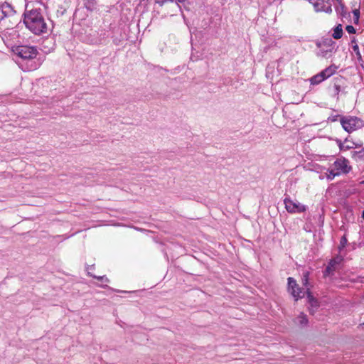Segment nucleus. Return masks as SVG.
Listing matches in <instances>:
<instances>
[{"instance_id": "obj_1", "label": "nucleus", "mask_w": 364, "mask_h": 364, "mask_svg": "<svg viewBox=\"0 0 364 364\" xmlns=\"http://www.w3.org/2000/svg\"><path fill=\"white\" fill-rule=\"evenodd\" d=\"M23 22L27 28L34 34L40 35L47 32V23L38 9H33L25 14Z\"/></svg>"}, {"instance_id": "obj_2", "label": "nucleus", "mask_w": 364, "mask_h": 364, "mask_svg": "<svg viewBox=\"0 0 364 364\" xmlns=\"http://www.w3.org/2000/svg\"><path fill=\"white\" fill-rule=\"evenodd\" d=\"M352 171L350 161L343 156L337 158L331 164L326 173V178L332 181L336 176L347 175Z\"/></svg>"}, {"instance_id": "obj_3", "label": "nucleus", "mask_w": 364, "mask_h": 364, "mask_svg": "<svg viewBox=\"0 0 364 364\" xmlns=\"http://www.w3.org/2000/svg\"><path fill=\"white\" fill-rule=\"evenodd\" d=\"M13 52L23 61L31 62V64L28 65L26 68L27 70H33L38 68V65L32 62L33 59H34L38 54V50L36 47L18 46L13 50Z\"/></svg>"}, {"instance_id": "obj_4", "label": "nucleus", "mask_w": 364, "mask_h": 364, "mask_svg": "<svg viewBox=\"0 0 364 364\" xmlns=\"http://www.w3.org/2000/svg\"><path fill=\"white\" fill-rule=\"evenodd\" d=\"M14 14L15 11L10 4L4 3L0 5V29H9L13 25L10 23Z\"/></svg>"}, {"instance_id": "obj_5", "label": "nucleus", "mask_w": 364, "mask_h": 364, "mask_svg": "<svg viewBox=\"0 0 364 364\" xmlns=\"http://www.w3.org/2000/svg\"><path fill=\"white\" fill-rule=\"evenodd\" d=\"M340 121L343 129L348 133H350L363 126V122L356 117H341Z\"/></svg>"}, {"instance_id": "obj_6", "label": "nucleus", "mask_w": 364, "mask_h": 364, "mask_svg": "<svg viewBox=\"0 0 364 364\" xmlns=\"http://www.w3.org/2000/svg\"><path fill=\"white\" fill-rule=\"evenodd\" d=\"M285 208L289 213H301L306 210V206L297 201L291 200L289 197H287L284 200Z\"/></svg>"}, {"instance_id": "obj_7", "label": "nucleus", "mask_w": 364, "mask_h": 364, "mask_svg": "<svg viewBox=\"0 0 364 364\" xmlns=\"http://www.w3.org/2000/svg\"><path fill=\"white\" fill-rule=\"evenodd\" d=\"M336 70L335 65H331L310 79L311 84L318 85L326 79L333 75Z\"/></svg>"}, {"instance_id": "obj_8", "label": "nucleus", "mask_w": 364, "mask_h": 364, "mask_svg": "<svg viewBox=\"0 0 364 364\" xmlns=\"http://www.w3.org/2000/svg\"><path fill=\"white\" fill-rule=\"evenodd\" d=\"M313 6L316 12H325L330 14L333 11L330 0H316L313 3Z\"/></svg>"}, {"instance_id": "obj_9", "label": "nucleus", "mask_w": 364, "mask_h": 364, "mask_svg": "<svg viewBox=\"0 0 364 364\" xmlns=\"http://www.w3.org/2000/svg\"><path fill=\"white\" fill-rule=\"evenodd\" d=\"M288 289L289 291L294 296L296 301L304 297L306 295V291H296V289H299V285L296 284V280L292 277L288 278Z\"/></svg>"}, {"instance_id": "obj_10", "label": "nucleus", "mask_w": 364, "mask_h": 364, "mask_svg": "<svg viewBox=\"0 0 364 364\" xmlns=\"http://www.w3.org/2000/svg\"><path fill=\"white\" fill-rule=\"evenodd\" d=\"M306 294L307 295L308 301L311 304V307L317 308L318 306V302L311 294L309 288L306 291Z\"/></svg>"}, {"instance_id": "obj_11", "label": "nucleus", "mask_w": 364, "mask_h": 364, "mask_svg": "<svg viewBox=\"0 0 364 364\" xmlns=\"http://www.w3.org/2000/svg\"><path fill=\"white\" fill-rule=\"evenodd\" d=\"M351 157L355 161H364V148L359 151H354L351 152Z\"/></svg>"}, {"instance_id": "obj_12", "label": "nucleus", "mask_w": 364, "mask_h": 364, "mask_svg": "<svg viewBox=\"0 0 364 364\" xmlns=\"http://www.w3.org/2000/svg\"><path fill=\"white\" fill-rule=\"evenodd\" d=\"M343 36V28L342 25L338 24L333 29V33L332 34V37L335 39H340Z\"/></svg>"}, {"instance_id": "obj_13", "label": "nucleus", "mask_w": 364, "mask_h": 364, "mask_svg": "<svg viewBox=\"0 0 364 364\" xmlns=\"http://www.w3.org/2000/svg\"><path fill=\"white\" fill-rule=\"evenodd\" d=\"M84 5L87 10L93 11L97 9L96 0H85Z\"/></svg>"}, {"instance_id": "obj_14", "label": "nucleus", "mask_w": 364, "mask_h": 364, "mask_svg": "<svg viewBox=\"0 0 364 364\" xmlns=\"http://www.w3.org/2000/svg\"><path fill=\"white\" fill-rule=\"evenodd\" d=\"M336 11L338 14L344 17L346 15V9L345 5L342 3V1H338V6L336 8Z\"/></svg>"}, {"instance_id": "obj_15", "label": "nucleus", "mask_w": 364, "mask_h": 364, "mask_svg": "<svg viewBox=\"0 0 364 364\" xmlns=\"http://www.w3.org/2000/svg\"><path fill=\"white\" fill-rule=\"evenodd\" d=\"M316 46L320 48V50L318 53V55L326 58L328 55V53H331L332 51V48L330 49L325 50L322 48V43H317Z\"/></svg>"}, {"instance_id": "obj_16", "label": "nucleus", "mask_w": 364, "mask_h": 364, "mask_svg": "<svg viewBox=\"0 0 364 364\" xmlns=\"http://www.w3.org/2000/svg\"><path fill=\"white\" fill-rule=\"evenodd\" d=\"M345 143H347L346 149L348 150L360 147L362 146V143H356L354 141H351L348 140V139H345Z\"/></svg>"}, {"instance_id": "obj_17", "label": "nucleus", "mask_w": 364, "mask_h": 364, "mask_svg": "<svg viewBox=\"0 0 364 364\" xmlns=\"http://www.w3.org/2000/svg\"><path fill=\"white\" fill-rule=\"evenodd\" d=\"M309 272L308 271H305L303 272V274H302V284L303 286H304L306 287V289H308L309 287ZM306 291H307V289H306Z\"/></svg>"}, {"instance_id": "obj_18", "label": "nucleus", "mask_w": 364, "mask_h": 364, "mask_svg": "<svg viewBox=\"0 0 364 364\" xmlns=\"http://www.w3.org/2000/svg\"><path fill=\"white\" fill-rule=\"evenodd\" d=\"M297 322L300 325H306L308 323V319L306 317V315H305L304 313H301L300 315L296 318Z\"/></svg>"}, {"instance_id": "obj_19", "label": "nucleus", "mask_w": 364, "mask_h": 364, "mask_svg": "<svg viewBox=\"0 0 364 364\" xmlns=\"http://www.w3.org/2000/svg\"><path fill=\"white\" fill-rule=\"evenodd\" d=\"M343 260L341 257H336L329 262V264L332 266L333 269H336V265L339 264Z\"/></svg>"}, {"instance_id": "obj_20", "label": "nucleus", "mask_w": 364, "mask_h": 364, "mask_svg": "<svg viewBox=\"0 0 364 364\" xmlns=\"http://www.w3.org/2000/svg\"><path fill=\"white\" fill-rule=\"evenodd\" d=\"M89 274L93 278H95L100 281H102V282H106V283H108L109 282V279L106 277V276H96V275H92V274H90L89 273Z\"/></svg>"}, {"instance_id": "obj_21", "label": "nucleus", "mask_w": 364, "mask_h": 364, "mask_svg": "<svg viewBox=\"0 0 364 364\" xmlns=\"http://www.w3.org/2000/svg\"><path fill=\"white\" fill-rule=\"evenodd\" d=\"M351 43L353 44L352 48H353V51L357 54V55H360V52H359V48H358V46L356 43V41H355V38H353L351 41Z\"/></svg>"}, {"instance_id": "obj_22", "label": "nucleus", "mask_w": 364, "mask_h": 364, "mask_svg": "<svg viewBox=\"0 0 364 364\" xmlns=\"http://www.w3.org/2000/svg\"><path fill=\"white\" fill-rule=\"evenodd\" d=\"M353 16H354V22L355 23H358V21H359V16H360V11L358 9H354L353 11Z\"/></svg>"}, {"instance_id": "obj_23", "label": "nucleus", "mask_w": 364, "mask_h": 364, "mask_svg": "<svg viewBox=\"0 0 364 364\" xmlns=\"http://www.w3.org/2000/svg\"><path fill=\"white\" fill-rule=\"evenodd\" d=\"M347 143H345V141L342 142L341 140L338 141V146L341 151H348V149H346Z\"/></svg>"}, {"instance_id": "obj_24", "label": "nucleus", "mask_w": 364, "mask_h": 364, "mask_svg": "<svg viewBox=\"0 0 364 364\" xmlns=\"http://www.w3.org/2000/svg\"><path fill=\"white\" fill-rule=\"evenodd\" d=\"M335 269H333L332 266H331L329 264L326 267L325 272H324V276L329 275L332 272H333Z\"/></svg>"}, {"instance_id": "obj_25", "label": "nucleus", "mask_w": 364, "mask_h": 364, "mask_svg": "<svg viewBox=\"0 0 364 364\" xmlns=\"http://www.w3.org/2000/svg\"><path fill=\"white\" fill-rule=\"evenodd\" d=\"M346 30L347 31V32L348 33H350V34H353V33H355V28L351 26V25H348L346 27Z\"/></svg>"}, {"instance_id": "obj_26", "label": "nucleus", "mask_w": 364, "mask_h": 364, "mask_svg": "<svg viewBox=\"0 0 364 364\" xmlns=\"http://www.w3.org/2000/svg\"><path fill=\"white\" fill-rule=\"evenodd\" d=\"M338 117H340L338 114L331 115L328 117V121L331 122H336Z\"/></svg>"}, {"instance_id": "obj_27", "label": "nucleus", "mask_w": 364, "mask_h": 364, "mask_svg": "<svg viewBox=\"0 0 364 364\" xmlns=\"http://www.w3.org/2000/svg\"><path fill=\"white\" fill-rule=\"evenodd\" d=\"M347 242V239L346 238V237H342L341 239V245L342 247H344L346 245Z\"/></svg>"}, {"instance_id": "obj_28", "label": "nucleus", "mask_w": 364, "mask_h": 364, "mask_svg": "<svg viewBox=\"0 0 364 364\" xmlns=\"http://www.w3.org/2000/svg\"><path fill=\"white\" fill-rule=\"evenodd\" d=\"M171 3L175 7L176 9H181L179 4L175 2L173 0H171Z\"/></svg>"}, {"instance_id": "obj_29", "label": "nucleus", "mask_w": 364, "mask_h": 364, "mask_svg": "<svg viewBox=\"0 0 364 364\" xmlns=\"http://www.w3.org/2000/svg\"><path fill=\"white\" fill-rule=\"evenodd\" d=\"M333 42L331 40H329V41H328V45L330 47H331V46H332V44H333Z\"/></svg>"}, {"instance_id": "obj_30", "label": "nucleus", "mask_w": 364, "mask_h": 364, "mask_svg": "<svg viewBox=\"0 0 364 364\" xmlns=\"http://www.w3.org/2000/svg\"><path fill=\"white\" fill-rule=\"evenodd\" d=\"M296 291H304V290L299 287V289H296Z\"/></svg>"}, {"instance_id": "obj_31", "label": "nucleus", "mask_w": 364, "mask_h": 364, "mask_svg": "<svg viewBox=\"0 0 364 364\" xmlns=\"http://www.w3.org/2000/svg\"><path fill=\"white\" fill-rule=\"evenodd\" d=\"M362 217H363V218L364 219V210L363 211Z\"/></svg>"}, {"instance_id": "obj_32", "label": "nucleus", "mask_w": 364, "mask_h": 364, "mask_svg": "<svg viewBox=\"0 0 364 364\" xmlns=\"http://www.w3.org/2000/svg\"><path fill=\"white\" fill-rule=\"evenodd\" d=\"M100 287H107V285H100Z\"/></svg>"}]
</instances>
